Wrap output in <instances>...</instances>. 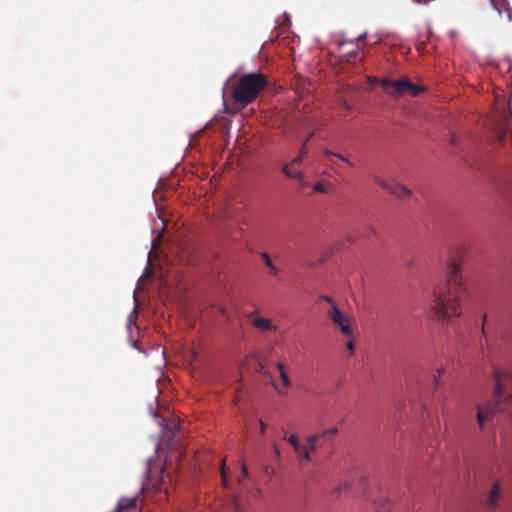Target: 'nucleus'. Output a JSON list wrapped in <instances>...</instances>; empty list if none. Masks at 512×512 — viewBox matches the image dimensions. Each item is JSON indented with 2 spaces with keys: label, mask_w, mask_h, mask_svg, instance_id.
<instances>
[{
  "label": "nucleus",
  "mask_w": 512,
  "mask_h": 512,
  "mask_svg": "<svg viewBox=\"0 0 512 512\" xmlns=\"http://www.w3.org/2000/svg\"><path fill=\"white\" fill-rule=\"evenodd\" d=\"M463 257L460 251L459 261L451 260L447 266V282L433 292L431 307L439 320L448 321L461 315L460 306L466 293L460 268Z\"/></svg>",
  "instance_id": "obj_1"
},
{
  "label": "nucleus",
  "mask_w": 512,
  "mask_h": 512,
  "mask_svg": "<svg viewBox=\"0 0 512 512\" xmlns=\"http://www.w3.org/2000/svg\"><path fill=\"white\" fill-rule=\"evenodd\" d=\"M268 84V78L263 73L243 74L233 87L232 97L238 104L249 105L258 98Z\"/></svg>",
  "instance_id": "obj_2"
},
{
  "label": "nucleus",
  "mask_w": 512,
  "mask_h": 512,
  "mask_svg": "<svg viewBox=\"0 0 512 512\" xmlns=\"http://www.w3.org/2000/svg\"><path fill=\"white\" fill-rule=\"evenodd\" d=\"M369 81L372 83H380L385 92L394 98H399L405 94L416 97L425 90L423 86L412 83L407 77L396 81L388 78L369 77Z\"/></svg>",
  "instance_id": "obj_3"
},
{
  "label": "nucleus",
  "mask_w": 512,
  "mask_h": 512,
  "mask_svg": "<svg viewBox=\"0 0 512 512\" xmlns=\"http://www.w3.org/2000/svg\"><path fill=\"white\" fill-rule=\"evenodd\" d=\"M328 317L331 320L332 324L339 328L341 333L345 336L352 335V329L350 326V321L347 315H345L336 304H333L330 312L328 313Z\"/></svg>",
  "instance_id": "obj_4"
},
{
  "label": "nucleus",
  "mask_w": 512,
  "mask_h": 512,
  "mask_svg": "<svg viewBox=\"0 0 512 512\" xmlns=\"http://www.w3.org/2000/svg\"><path fill=\"white\" fill-rule=\"evenodd\" d=\"M512 380V375L508 371L494 369L495 395L500 400L505 398L508 382Z\"/></svg>",
  "instance_id": "obj_5"
},
{
  "label": "nucleus",
  "mask_w": 512,
  "mask_h": 512,
  "mask_svg": "<svg viewBox=\"0 0 512 512\" xmlns=\"http://www.w3.org/2000/svg\"><path fill=\"white\" fill-rule=\"evenodd\" d=\"M249 319L251 320L252 325L262 332L277 330V326L273 324L270 319L259 316L256 311L249 314Z\"/></svg>",
  "instance_id": "obj_6"
},
{
  "label": "nucleus",
  "mask_w": 512,
  "mask_h": 512,
  "mask_svg": "<svg viewBox=\"0 0 512 512\" xmlns=\"http://www.w3.org/2000/svg\"><path fill=\"white\" fill-rule=\"evenodd\" d=\"M323 155L329 161V163L333 166V168L335 169L336 172L339 169V166L337 165V160L345 163L349 167H354L353 162H351L346 156H344V155H342L340 153H336V152H333V151H331L329 149H325L323 151Z\"/></svg>",
  "instance_id": "obj_7"
},
{
  "label": "nucleus",
  "mask_w": 512,
  "mask_h": 512,
  "mask_svg": "<svg viewBox=\"0 0 512 512\" xmlns=\"http://www.w3.org/2000/svg\"><path fill=\"white\" fill-rule=\"evenodd\" d=\"M387 191L399 199H407L412 194L410 189L397 182H391Z\"/></svg>",
  "instance_id": "obj_8"
},
{
  "label": "nucleus",
  "mask_w": 512,
  "mask_h": 512,
  "mask_svg": "<svg viewBox=\"0 0 512 512\" xmlns=\"http://www.w3.org/2000/svg\"><path fill=\"white\" fill-rule=\"evenodd\" d=\"M276 368L279 372V375H280V378H281V382H282V386L285 388V389H288L292 386V381L289 377V374L287 372V367L286 365L279 361L277 362L276 364Z\"/></svg>",
  "instance_id": "obj_9"
},
{
  "label": "nucleus",
  "mask_w": 512,
  "mask_h": 512,
  "mask_svg": "<svg viewBox=\"0 0 512 512\" xmlns=\"http://www.w3.org/2000/svg\"><path fill=\"white\" fill-rule=\"evenodd\" d=\"M138 500V497H132V498H121L116 506L115 511L116 512H122L124 510H129L131 508H134L136 506V502Z\"/></svg>",
  "instance_id": "obj_10"
},
{
  "label": "nucleus",
  "mask_w": 512,
  "mask_h": 512,
  "mask_svg": "<svg viewBox=\"0 0 512 512\" xmlns=\"http://www.w3.org/2000/svg\"><path fill=\"white\" fill-rule=\"evenodd\" d=\"M258 372L270 378V383H271L272 387L277 391L278 394H284L283 390L279 387L277 382L272 378L271 372L261 361L258 363Z\"/></svg>",
  "instance_id": "obj_11"
},
{
  "label": "nucleus",
  "mask_w": 512,
  "mask_h": 512,
  "mask_svg": "<svg viewBox=\"0 0 512 512\" xmlns=\"http://www.w3.org/2000/svg\"><path fill=\"white\" fill-rule=\"evenodd\" d=\"M493 415V410L490 407L478 408L477 412V422L479 426L482 428L484 422L488 420Z\"/></svg>",
  "instance_id": "obj_12"
},
{
  "label": "nucleus",
  "mask_w": 512,
  "mask_h": 512,
  "mask_svg": "<svg viewBox=\"0 0 512 512\" xmlns=\"http://www.w3.org/2000/svg\"><path fill=\"white\" fill-rule=\"evenodd\" d=\"M499 496H500V486L498 483H495L489 492L488 506L494 507L499 499Z\"/></svg>",
  "instance_id": "obj_13"
},
{
  "label": "nucleus",
  "mask_w": 512,
  "mask_h": 512,
  "mask_svg": "<svg viewBox=\"0 0 512 512\" xmlns=\"http://www.w3.org/2000/svg\"><path fill=\"white\" fill-rule=\"evenodd\" d=\"M293 166L294 165H292L291 163L284 165L282 168L283 174L290 179H300V178L302 179V172L301 171H293L292 170Z\"/></svg>",
  "instance_id": "obj_14"
},
{
  "label": "nucleus",
  "mask_w": 512,
  "mask_h": 512,
  "mask_svg": "<svg viewBox=\"0 0 512 512\" xmlns=\"http://www.w3.org/2000/svg\"><path fill=\"white\" fill-rule=\"evenodd\" d=\"M261 256L263 258L265 265L269 268L270 273L274 276H277L279 274L280 270L273 264L269 254L266 252H263L261 254Z\"/></svg>",
  "instance_id": "obj_15"
},
{
  "label": "nucleus",
  "mask_w": 512,
  "mask_h": 512,
  "mask_svg": "<svg viewBox=\"0 0 512 512\" xmlns=\"http://www.w3.org/2000/svg\"><path fill=\"white\" fill-rule=\"evenodd\" d=\"M310 449L305 445H300V449L294 450L297 458L300 461H309L310 460Z\"/></svg>",
  "instance_id": "obj_16"
},
{
  "label": "nucleus",
  "mask_w": 512,
  "mask_h": 512,
  "mask_svg": "<svg viewBox=\"0 0 512 512\" xmlns=\"http://www.w3.org/2000/svg\"><path fill=\"white\" fill-rule=\"evenodd\" d=\"M307 147H306V143H303L302 146L300 147V150H299V154L297 157H295L292 161H291V164L292 165H298L300 164L304 157L307 155Z\"/></svg>",
  "instance_id": "obj_17"
},
{
  "label": "nucleus",
  "mask_w": 512,
  "mask_h": 512,
  "mask_svg": "<svg viewBox=\"0 0 512 512\" xmlns=\"http://www.w3.org/2000/svg\"><path fill=\"white\" fill-rule=\"evenodd\" d=\"M329 187H330V184H328L324 181H320V182H317L313 186V191L317 192V193H327L329 190Z\"/></svg>",
  "instance_id": "obj_18"
},
{
  "label": "nucleus",
  "mask_w": 512,
  "mask_h": 512,
  "mask_svg": "<svg viewBox=\"0 0 512 512\" xmlns=\"http://www.w3.org/2000/svg\"><path fill=\"white\" fill-rule=\"evenodd\" d=\"M220 470H221L222 485L224 487H227L228 486V478H227L228 473H227L225 460H222Z\"/></svg>",
  "instance_id": "obj_19"
},
{
  "label": "nucleus",
  "mask_w": 512,
  "mask_h": 512,
  "mask_svg": "<svg viewBox=\"0 0 512 512\" xmlns=\"http://www.w3.org/2000/svg\"><path fill=\"white\" fill-rule=\"evenodd\" d=\"M390 508V502L388 499L382 500L381 504H377L376 511L377 512H387Z\"/></svg>",
  "instance_id": "obj_20"
},
{
  "label": "nucleus",
  "mask_w": 512,
  "mask_h": 512,
  "mask_svg": "<svg viewBox=\"0 0 512 512\" xmlns=\"http://www.w3.org/2000/svg\"><path fill=\"white\" fill-rule=\"evenodd\" d=\"M287 440L292 445L294 450L300 449L301 443L299 442L296 435H291Z\"/></svg>",
  "instance_id": "obj_21"
},
{
  "label": "nucleus",
  "mask_w": 512,
  "mask_h": 512,
  "mask_svg": "<svg viewBox=\"0 0 512 512\" xmlns=\"http://www.w3.org/2000/svg\"><path fill=\"white\" fill-rule=\"evenodd\" d=\"M373 180H374V181H375L379 186H381V187H382L383 189H385V190H387V189H388V187H389V185H390V183H391V182H388V181L383 180V179H382L381 177H379V176H374V177H373Z\"/></svg>",
  "instance_id": "obj_22"
},
{
  "label": "nucleus",
  "mask_w": 512,
  "mask_h": 512,
  "mask_svg": "<svg viewBox=\"0 0 512 512\" xmlns=\"http://www.w3.org/2000/svg\"><path fill=\"white\" fill-rule=\"evenodd\" d=\"M318 438L319 437L317 435H310V436H308L307 442L309 444V449L311 451L315 450V445H316V442H317Z\"/></svg>",
  "instance_id": "obj_23"
},
{
  "label": "nucleus",
  "mask_w": 512,
  "mask_h": 512,
  "mask_svg": "<svg viewBox=\"0 0 512 512\" xmlns=\"http://www.w3.org/2000/svg\"><path fill=\"white\" fill-rule=\"evenodd\" d=\"M248 477V471L245 464L241 467V476L238 478V482L241 483L243 479H246Z\"/></svg>",
  "instance_id": "obj_24"
},
{
  "label": "nucleus",
  "mask_w": 512,
  "mask_h": 512,
  "mask_svg": "<svg viewBox=\"0 0 512 512\" xmlns=\"http://www.w3.org/2000/svg\"><path fill=\"white\" fill-rule=\"evenodd\" d=\"M358 52L357 50H352L348 52L346 55H344L347 62H350L353 58L357 56Z\"/></svg>",
  "instance_id": "obj_25"
},
{
  "label": "nucleus",
  "mask_w": 512,
  "mask_h": 512,
  "mask_svg": "<svg viewBox=\"0 0 512 512\" xmlns=\"http://www.w3.org/2000/svg\"><path fill=\"white\" fill-rule=\"evenodd\" d=\"M337 433V429L336 428H329L327 430H325L322 434L323 437L325 436H333Z\"/></svg>",
  "instance_id": "obj_26"
},
{
  "label": "nucleus",
  "mask_w": 512,
  "mask_h": 512,
  "mask_svg": "<svg viewBox=\"0 0 512 512\" xmlns=\"http://www.w3.org/2000/svg\"><path fill=\"white\" fill-rule=\"evenodd\" d=\"M321 299L329 303L331 305V308L333 307V304H335L334 300L330 296L323 295Z\"/></svg>",
  "instance_id": "obj_27"
},
{
  "label": "nucleus",
  "mask_w": 512,
  "mask_h": 512,
  "mask_svg": "<svg viewBox=\"0 0 512 512\" xmlns=\"http://www.w3.org/2000/svg\"><path fill=\"white\" fill-rule=\"evenodd\" d=\"M299 182V185L302 189L306 188L308 186L307 182L304 179V174L302 173V179H296Z\"/></svg>",
  "instance_id": "obj_28"
},
{
  "label": "nucleus",
  "mask_w": 512,
  "mask_h": 512,
  "mask_svg": "<svg viewBox=\"0 0 512 512\" xmlns=\"http://www.w3.org/2000/svg\"><path fill=\"white\" fill-rule=\"evenodd\" d=\"M445 372V370L443 368H440L437 370V376H435V382L436 384H438V377H440L443 373Z\"/></svg>",
  "instance_id": "obj_29"
},
{
  "label": "nucleus",
  "mask_w": 512,
  "mask_h": 512,
  "mask_svg": "<svg viewBox=\"0 0 512 512\" xmlns=\"http://www.w3.org/2000/svg\"><path fill=\"white\" fill-rule=\"evenodd\" d=\"M346 346L350 350V352L353 353V351H354V343H353V341H348Z\"/></svg>",
  "instance_id": "obj_30"
},
{
  "label": "nucleus",
  "mask_w": 512,
  "mask_h": 512,
  "mask_svg": "<svg viewBox=\"0 0 512 512\" xmlns=\"http://www.w3.org/2000/svg\"><path fill=\"white\" fill-rule=\"evenodd\" d=\"M259 424H260V427H261V433L264 434L265 430H266V424L261 419L259 420Z\"/></svg>",
  "instance_id": "obj_31"
},
{
  "label": "nucleus",
  "mask_w": 512,
  "mask_h": 512,
  "mask_svg": "<svg viewBox=\"0 0 512 512\" xmlns=\"http://www.w3.org/2000/svg\"><path fill=\"white\" fill-rule=\"evenodd\" d=\"M233 505H234V507H235V509H236L237 511H240V510H241L240 505H239V503H238V500H237V499H234V500H233Z\"/></svg>",
  "instance_id": "obj_32"
},
{
  "label": "nucleus",
  "mask_w": 512,
  "mask_h": 512,
  "mask_svg": "<svg viewBox=\"0 0 512 512\" xmlns=\"http://www.w3.org/2000/svg\"><path fill=\"white\" fill-rule=\"evenodd\" d=\"M365 38H366V34H361V35H359V36L356 38V40H357L358 42H361V41H364V40H365Z\"/></svg>",
  "instance_id": "obj_33"
},
{
  "label": "nucleus",
  "mask_w": 512,
  "mask_h": 512,
  "mask_svg": "<svg viewBox=\"0 0 512 512\" xmlns=\"http://www.w3.org/2000/svg\"><path fill=\"white\" fill-rule=\"evenodd\" d=\"M312 137H313V132H311L309 135H307V138L305 139V141L303 143H306V145H307Z\"/></svg>",
  "instance_id": "obj_34"
},
{
  "label": "nucleus",
  "mask_w": 512,
  "mask_h": 512,
  "mask_svg": "<svg viewBox=\"0 0 512 512\" xmlns=\"http://www.w3.org/2000/svg\"><path fill=\"white\" fill-rule=\"evenodd\" d=\"M274 454L279 457L280 456V451L278 449V447L276 445H274Z\"/></svg>",
  "instance_id": "obj_35"
},
{
  "label": "nucleus",
  "mask_w": 512,
  "mask_h": 512,
  "mask_svg": "<svg viewBox=\"0 0 512 512\" xmlns=\"http://www.w3.org/2000/svg\"><path fill=\"white\" fill-rule=\"evenodd\" d=\"M220 312L223 316H226V310L224 308H221Z\"/></svg>",
  "instance_id": "obj_36"
},
{
  "label": "nucleus",
  "mask_w": 512,
  "mask_h": 512,
  "mask_svg": "<svg viewBox=\"0 0 512 512\" xmlns=\"http://www.w3.org/2000/svg\"><path fill=\"white\" fill-rule=\"evenodd\" d=\"M347 42L343 41L340 43V46H344Z\"/></svg>",
  "instance_id": "obj_37"
},
{
  "label": "nucleus",
  "mask_w": 512,
  "mask_h": 512,
  "mask_svg": "<svg viewBox=\"0 0 512 512\" xmlns=\"http://www.w3.org/2000/svg\"><path fill=\"white\" fill-rule=\"evenodd\" d=\"M485 320H486V316L484 315V316H483V323L485 322Z\"/></svg>",
  "instance_id": "obj_38"
}]
</instances>
